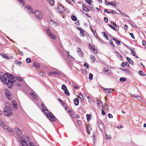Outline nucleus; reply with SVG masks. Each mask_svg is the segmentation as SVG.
<instances>
[{
    "instance_id": "nucleus-41",
    "label": "nucleus",
    "mask_w": 146,
    "mask_h": 146,
    "mask_svg": "<svg viewBox=\"0 0 146 146\" xmlns=\"http://www.w3.org/2000/svg\"><path fill=\"white\" fill-rule=\"evenodd\" d=\"M135 98L139 100H140L141 99V97L140 96L137 95H135Z\"/></svg>"
},
{
    "instance_id": "nucleus-18",
    "label": "nucleus",
    "mask_w": 146,
    "mask_h": 146,
    "mask_svg": "<svg viewBox=\"0 0 146 146\" xmlns=\"http://www.w3.org/2000/svg\"><path fill=\"white\" fill-rule=\"evenodd\" d=\"M12 104H13L14 109L15 110H17V107L16 106L17 105V104H16V101H13L12 102Z\"/></svg>"
},
{
    "instance_id": "nucleus-55",
    "label": "nucleus",
    "mask_w": 146,
    "mask_h": 146,
    "mask_svg": "<svg viewBox=\"0 0 146 146\" xmlns=\"http://www.w3.org/2000/svg\"><path fill=\"white\" fill-rule=\"evenodd\" d=\"M78 53L79 55H81V57L82 56V55H83V53H82V51H81L79 52H78Z\"/></svg>"
},
{
    "instance_id": "nucleus-31",
    "label": "nucleus",
    "mask_w": 146,
    "mask_h": 146,
    "mask_svg": "<svg viewBox=\"0 0 146 146\" xmlns=\"http://www.w3.org/2000/svg\"><path fill=\"white\" fill-rule=\"evenodd\" d=\"M95 46L94 45L92 47V48H91V49H92L93 51H94L95 53H96L98 51H97V50L96 49H95Z\"/></svg>"
},
{
    "instance_id": "nucleus-22",
    "label": "nucleus",
    "mask_w": 146,
    "mask_h": 146,
    "mask_svg": "<svg viewBox=\"0 0 146 146\" xmlns=\"http://www.w3.org/2000/svg\"><path fill=\"white\" fill-rule=\"evenodd\" d=\"M102 34H103L105 38L107 39L108 40V36L106 33L105 32H102Z\"/></svg>"
},
{
    "instance_id": "nucleus-12",
    "label": "nucleus",
    "mask_w": 146,
    "mask_h": 146,
    "mask_svg": "<svg viewBox=\"0 0 146 146\" xmlns=\"http://www.w3.org/2000/svg\"><path fill=\"white\" fill-rule=\"evenodd\" d=\"M82 8L83 10L86 12H88L90 11L89 9H88V8L84 4H83L82 5Z\"/></svg>"
},
{
    "instance_id": "nucleus-25",
    "label": "nucleus",
    "mask_w": 146,
    "mask_h": 146,
    "mask_svg": "<svg viewBox=\"0 0 146 146\" xmlns=\"http://www.w3.org/2000/svg\"><path fill=\"white\" fill-rule=\"evenodd\" d=\"M127 78L124 77H121L119 79V81L121 82H123L126 81Z\"/></svg>"
},
{
    "instance_id": "nucleus-63",
    "label": "nucleus",
    "mask_w": 146,
    "mask_h": 146,
    "mask_svg": "<svg viewBox=\"0 0 146 146\" xmlns=\"http://www.w3.org/2000/svg\"><path fill=\"white\" fill-rule=\"evenodd\" d=\"M102 114L104 115L106 114V113L104 110H102Z\"/></svg>"
},
{
    "instance_id": "nucleus-8",
    "label": "nucleus",
    "mask_w": 146,
    "mask_h": 146,
    "mask_svg": "<svg viewBox=\"0 0 146 146\" xmlns=\"http://www.w3.org/2000/svg\"><path fill=\"white\" fill-rule=\"evenodd\" d=\"M4 91L5 92V95L6 97L9 100H11V98L10 97L11 95L10 94L9 91L7 89H5Z\"/></svg>"
},
{
    "instance_id": "nucleus-5",
    "label": "nucleus",
    "mask_w": 146,
    "mask_h": 146,
    "mask_svg": "<svg viewBox=\"0 0 146 146\" xmlns=\"http://www.w3.org/2000/svg\"><path fill=\"white\" fill-rule=\"evenodd\" d=\"M57 9L59 13L60 14H63L64 11L63 7L60 4L58 5Z\"/></svg>"
},
{
    "instance_id": "nucleus-47",
    "label": "nucleus",
    "mask_w": 146,
    "mask_h": 146,
    "mask_svg": "<svg viewBox=\"0 0 146 146\" xmlns=\"http://www.w3.org/2000/svg\"><path fill=\"white\" fill-rule=\"evenodd\" d=\"M86 2L88 3L89 5H90L91 4V2L90 0H85Z\"/></svg>"
},
{
    "instance_id": "nucleus-51",
    "label": "nucleus",
    "mask_w": 146,
    "mask_h": 146,
    "mask_svg": "<svg viewBox=\"0 0 146 146\" xmlns=\"http://www.w3.org/2000/svg\"><path fill=\"white\" fill-rule=\"evenodd\" d=\"M20 83L21 82H16L15 83V84L17 86H21V85H20Z\"/></svg>"
},
{
    "instance_id": "nucleus-26",
    "label": "nucleus",
    "mask_w": 146,
    "mask_h": 146,
    "mask_svg": "<svg viewBox=\"0 0 146 146\" xmlns=\"http://www.w3.org/2000/svg\"><path fill=\"white\" fill-rule=\"evenodd\" d=\"M72 20L74 21H76L77 20V18L74 15H72L71 17Z\"/></svg>"
},
{
    "instance_id": "nucleus-53",
    "label": "nucleus",
    "mask_w": 146,
    "mask_h": 146,
    "mask_svg": "<svg viewBox=\"0 0 146 146\" xmlns=\"http://www.w3.org/2000/svg\"><path fill=\"white\" fill-rule=\"evenodd\" d=\"M104 20L106 22L108 23V19L107 18L104 17Z\"/></svg>"
},
{
    "instance_id": "nucleus-19",
    "label": "nucleus",
    "mask_w": 146,
    "mask_h": 146,
    "mask_svg": "<svg viewBox=\"0 0 146 146\" xmlns=\"http://www.w3.org/2000/svg\"><path fill=\"white\" fill-rule=\"evenodd\" d=\"M21 144L23 146H28L27 141H21Z\"/></svg>"
},
{
    "instance_id": "nucleus-2",
    "label": "nucleus",
    "mask_w": 146,
    "mask_h": 146,
    "mask_svg": "<svg viewBox=\"0 0 146 146\" xmlns=\"http://www.w3.org/2000/svg\"><path fill=\"white\" fill-rule=\"evenodd\" d=\"M44 115H46L47 117L50 121H54L56 119V118L54 116L53 114L51 112H49L48 113H45Z\"/></svg>"
},
{
    "instance_id": "nucleus-43",
    "label": "nucleus",
    "mask_w": 146,
    "mask_h": 146,
    "mask_svg": "<svg viewBox=\"0 0 146 146\" xmlns=\"http://www.w3.org/2000/svg\"><path fill=\"white\" fill-rule=\"evenodd\" d=\"M114 52L115 53H116L117 54L116 55V56L117 57H119L121 58H122V56L120 54L118 53L117 52H116L115 51Z\"/></svg>"
},
{
    "instance_id": "nucleus-39",
    "label": "nucleus",
    "mask_w": 146,
    "mask_h": 146,
    "mask_svg": "<svg viewBox=\"0 0 146 146\" xmlns=\"http://www.w3.org/2000/svg\"><path fill=\"white\" fill-rule=\"evenodd\" d=\"M108 25L109 26L111 29H113L115 31H116V29H115V28L114 26H113L112 25L110 24H108Z\"/></svg>"
},
{
    "instance_id": "nucleus-35",
    "label": "nucleus",
    "mask_w": 146,
    "mask_h": 146,
    "mask_svg": "<svg viewBox=\"0 0 146 146\" xmlns=\"http://www.w3.org/2000/svg\"><path fill=\"white\" fill-rule=\"evenodd\" d=\"M93 75L92 73H90L89 74V79L90 80H91L93 79Z\"/></svg>"
},
{
    "instance_id": "nucleus-54",
    "label": "nucleus",
    "mask_w": 146,
    "mask_h": 146,
    "mask_svg": "<svg viewBox=\"0 0 146 146\" xmlns=\"http://www.w3.org/2000/svg\"><path fill=\"white\" fill-rule=\"evenodd\" d=\"M104 12L110 14L111 13V12L108 11V10L106 9H105L104 10Z\"/></svg>"
},
{
    "instance_id": "nucleus-27",
    "label": "nucleus",
    "mask_w": 146,
    "mask_h": 146,
    "mask_svg": "<svg viewBox=\"0 0 146 146\" xmlns=\"http://www.w3.org/2000/svg\"><path fill=\"white\" fill-rule=\"evenodd\" d=\"M84 66L85 67V68L87 69L89 68V65L87 62H86L84 63Z\"/></svg>"
},
{
    "instance_id": "nucleus-16",
    "label": "nucleus",
    "mask_w": 146,
    "mask_h": 146,
    "mask_svg": "<svg viewBox=\"0 0 146 146\" xmlns=\"http://www.w3.org/2000/svg\"><path fill=\"white\" fill-rule=\"evenodd\" d=\"M74 105L77 106L79 104V101L78 99L77 98H75L74 99Z\"/></svg>"
},
{
    "instance_id": "nucleus-24",
    "label": "nucleus",
    "mask_w": 146,
    "mask_h": 146,
    "mask_svg": "<svg viewBox=\"0 0 146 146\" xmlns=\"http://www.w3.org/2000/svg\"><path fill=\"white\" fill-rule=\"evenodd\" d=\"M139 74L141 75L142 76H145V74L144 72L142 70H140L138 72Z\"/></svg>"
},
{
    "instance_id": "nucleus-62",
    "label": "nucleus",
    "mask_w": 146,
    "mask_h": 146,
    "mask_svg": "<svg viewBox=\"0 0 146 146\" xmlns=\"http://www.w3.org/2000/svg\"><path fill=\"white\" fill-rule=\"evenodd\" d=\"M121 14L125 16V17H129V16H128L127 15L125 14V13H121Z\"/></svg>"
},
{
    "instance_id": "nucleus-6",
    "label": "nucleus",
    "mask_w": 146,
    "mask_h": 146,
    "mask_svg": "<svg viewBox=\"0 0 146 146\" xmlns=\"http://www.w3.org/2000/svg\"><path fill=\"white\" fill-rule=\"evenodd\" d=\"M36 17L38 19H41L42 17V13L38 10H36L35 12Z\"/></svg>"
},
{
    "instance_id": "nucleus-52",
    "label": "nucleus",
    "mask_w": 146,
    "mask_h": 146,
    "mask_svg": "<svg viewBox=\"0 0 146 146\" xmlns=\"http://www.w3.org/2000/svg\"><path fill=\"white\" fill-rule=\"evenodd\" d=\"M129 34L132 37V38L133 39H135V37L134 36V35H133V33H129Z\"/></svg>"
},
{
    "instance_id": "nucleus-32",
    "label": "nucleus",
    "mask_w": 146,
    "mask_h": 146,
    "mask_svg": "<svg viewBox=\"0 0 146 146\" xmlns=\"http://www.w3.org/2000/svg\"><path fill=\"white\" fill-rule=\"evenodd\" d=\"M21 63L22 62H21L19 61L18 60H16L15 61V64L17 65H20Z\"/></svg>"
},
{
    "instance_id": "nucleus-17",
    "label": "nucleus",
    "mask_w": 146,
    "mask_h": 146,
    "mask_svg": "<svg viewBox=\"0 0 146 146\" xmlns=\"http://www.w3.org/2000/svg\"><path fill=\"white\" fill-rule=\"evenodd\" d=\"M30 94L36 100H38V98L37 96L35 95L33 93L31 92V93Z\"/></svg>"
},
{
    "instance_id": "nucleus-28",
    "label": "nucleus",
    "mask_w": 146,
    "mask_h": 146,
    "mask_svg": "<svg viewBox=\"0 0 146 146\" xmlns=\"http://www.w3.org/2000/svg\"><path fill=\"white\" fill-rule=\"evenodd\" d=\"M16 80L18 81V82H21L23 81V79L22 78L19 77H16Z\"/></svg>"
},
{
    "instance_id": "nucleus-7",
    "label": "nucleus",
    "mask_w": 146,
    "mask_h": 146,
    "mask_svg": "<svg viewBox=\"0 0 146 146\" xmlns=\"http://www.w3.org/2000/svg\"><path fill=\"white\" fill-rule=\"evenodd\" d=\"M25 8H27L28 10L29 11L28 13L29 14H31L33 13L34 11L33 8L29 5H26L25 6Z\"/></svg>"
},
{
    "instance_id": "nucleus-14",
    "label": "nucleus",
    "mask_w": 146,
    "mask_h": 146,
    "mask_svg": "<svg viewBox=\"0 0 146 146\" xmlns=\"http://www.w3.org/2000/svg\"><path fill=\"white\" fill-rule=\"evenodd\" d=\"M98 127L100 130L102 131V129H104V126L102 122H101V123L99 124Z\"/></svg>"
},
{
    "instance_id": "nucleus-23",
    "label": "nucleus",
    "mask_w": 146,
    "mask_h": 146,
    "mask_svg": "<svg viewBox=\"0 0 146 146\" xmlns=\"http://www.w3.org/2000/svg\"><path fill=\"white\" fill-rule=\"evenodd\" d=\"M33 67H37L38 68H39L40 64L38 63L35 62H34V63L33 64Z\"/></svg>"
},
{
    "instance_id": "nucleus-59",
    "label": "nucleus",
    "mask_w": 146,
    "mask_h": 146,
    "mask_svg": "<svg viewBox=\"0 0 146 146\" xmlns=\"http://www.w3.org/2000/svg\"><path fill=\"white\" fill-rule=\"evenodd\" d=\"M49 2L50 4L51 5H52V4L54 3V0H50Z\"/></svg>"
},
{
    "instance_id": "nucleus-42",
    "label": "nucleus",
    "mask_w": 146,
    "mask_h": 146,
    "mask_svg": "<svg viewBox=\"0 0 146 146\" xmlns=\"http://www.w3.org/2000/svg\"><path fill=\"white\" fill-rule=\"evenodd\" d=\"M87 120L88 121H89L90 119V115L88 114H87L86 115Z\"/></svg>"
},
{
    "instance_id": "nucleus-9",
    "label": "nucleus",
    "mask_w": 146,
    "mask_h": 146,
    "mask_svg": "<svg viewBox=\"0 0 146 146\" xmlns=\"http://www.w3.org/2000/svg\"><path fill=\"white\" fill-rule=\"evenodd\" d=\"M61 72L59 71L50 72L48 73V75L49 76H52L55 74L60 75L61 74Z\"/></svg>"
},
{
    "instance_id": "nucleus-13",
    "label": "nucleus",
    "mask_w": 146,
    "mask_h": 146,
    "mask_svg": "<svg viewBox=\"0 0 146 146\" xmlns=\"http://www.w3.org/2000/svg\"><path fill=\"white\" fill-rule=\"evenodd\" d=\"M116 4L117 3L116 2L113 1L112 2H108V4H107V5H110L112 6H115Z\"/></svg>"
},
{
    "instance_id": "nucleus-36",
    "label": "nucleus",
    "mask_w": 146,
    "mask_h": 146,
    "mask_svg": "<svg viewBox=\"0 0 146 146\" xmlns=\"http://www.w3.org/2000/svg\"><path fill=\"white\" fill-rule=\"evenodd\" d=\"M26 61L27 63H30L31 62V60L30 58H28L26 59Z\"/></svg>"
},
{
    "instance_id": "nucleus-10",
    "label": "nucleus",
    "mask_w": 146,
    "mask_h": 146,
    "mask_svg": "<svg viewBox=\"0 0 146 146\" xmlns=\"http://www.w3.org/2000/svg\"><path fill=\"white\" fill-rule=\"evenodd\" d=\"M15 132L19 135H21L22 133L21 131L18 128L16 127L15 129Z\"/></svg>"
},
{
    "instance_id": "nucleus-34",
    "label": "nucleus",
    "mask_w": 146,
    "mask_h": 146,
    "mask_svg": "<svg viewBox=\"0 0 146 146\" xmlns=\"http://www.w3.org/2000/svg\"><path fill=\"white\" fill-rule=\"evenodd\" d=\"M64 92L65 93V94L67 96H69L70 95V93L69 92V91H68V90L67 89L64 90Z\"/></svg>"
},
{
    "instance_id": "nucleus-29",
    "label": "nucleus",
    "mask_w": 146,
    "mask_h": 146,
    "mask_svg": "<svg viewBox=\"0 0 146 146\" xmlns=\"http://www.w3.org/2000/svg\"><path fill=\"white\" fill-rule=\"evenodd\" d=\"M97 104L99 105L100 104H101L102 105V106L103 108V102L102 101H100L99 100H97Z\"/></svg>"
},
{
    "instance_id": "nucleus-3",
    "label": "nucleus",
    "mask_w": 146,
    "mask_h": 146,
    "mask_svg": "<svg viewBox=\"0 0 146 146\" xmlns=\"http://www.w3.org/2000/svg\"><path fill=\"white\" fill-rule=\"evenodd\" d=\"M4 112L5 115L8 117L10 116L13 114L11 109L7 106L4 107Z\"/></svg>"
},
{
    "instance_id": "nucleus-1",
    "label": "nucleus",
    "mask_w": 146,
    "mask_h": 146,
    "mask_svg": "<svg viewBox=\"0 0 146 146\" xmlns=\"http://www.w3.org/2000/svg\"><path fill=\"white\" fill-rule=\"evenodd\" d=\"M6 78L7 82L6 81L5 84L8 85L9 88H11L13 86V83L15 81V80H14L15 77L13 75L9 74V76L6 77Z\"/></svg>"
},
{
    "instance_id": "nucleus-49",
    "label": "nucleus",
    "mask_w": 146,
    "mask_h": 146,
    "mask_svg": "<svg viewBox=\"0 0 146 146\" xmlns=\"http://www.w3.org/2000/svg\"><path fill=\"white\" fill-rule=\"evenodd\" d=\"M43 77H45L46 76V74L43 72H41L39 73Z\"/></svg>"
},
{
    "instance_id": "nucleus-48",
    "label": "nucleus",
    "mask_w": 146,
    "mask_h": 146,
    "mask_svg": "<svg viewBox=\"0 0 146 146\" xmlns=\"http://www.w3.org/2000/svg\"><path fill=\"white\" fill-rule=\"evenodd\" d=\"M91 29L92 30V31H93V33L94 34V36H95L96 37V36L97 35V33L96 31H93V30H92V29Z\"/></svg>"
},
{
    "instance_id": "nucleus-46",
    "label": "nucleus",
    "mask_w": 146,
    "mask_h": 146,
    "mask_svg": "<svg viewBox=\"0 0 146 146\" xmlns=\"http://www.w3.org/2000/svg\"><path fill=\"white\" fill-rule=\"evenodd\" d=\"M19 2H20V3L21 4H23V6H24L25 3V1L23 0H21V1H20Z\"/></svg>"
},
{
    "instance_id": "nucleus-30",
    "label": "nucleus",
    "mask_w": 146,
    "mask_h": 146,
    "mask_svg": "<svg viewBox=\"0 0 146 146\" xmlns=\"http://www.w3.org/2000/svg\"><path fill=\"white\" fill-rule=\"evenodd\" d=\"M119 69L121 70H123L124 71H125L126 72H128L129 73H130L129 71L127 69H124L121 67L119 68Z\"/></svg>"
},
{
    "instance_id": "nucleus-21",
    "label": "nucleus",
    "mask_w": 146,
    "mask_h": 146,
    "mask_svg": "<svg viewBox=\"0 0 146 146\" xmlns=\"http://www.w3.org/2000/svg\"><path fill=\"white\" fill-rule=\"evenodd\" d=\"M49 36L54 40H55L56 39V36L54 35L53 34L51 33V34H50L49 35Z\"/></svg>"
},
{
    "instance_id": "nucleus-15",
    "label": "nucleus",
    "mask_w": 146,
    "mask_h": 146,
    "mask_svg": "<svg viewBox=\"0 0 146 146\" xmlns=\"http://www.w3.org/2000/svg\"><path fill=\"white\" fill-rule=\"evenodd\" d=\"M127 59L128 62L131 64L133 65L134 64V62L133 61L129 58L127 57Z\"/></svg>"
},
{
    "instance_id": "nucleus-20",
    "label": "nucleus",
    "mask_w": 146,
    "mask_h": 146,
    "mask_svg": "<svg viewBox=\"0 0 146 146\" xmlns=\"http://www.w3.org/2000/svg\"><path fill=\"white\" fill-rule=\"evenodd\" d=\"M0 55L2 56V57H3L4 58L6 59H9V57L7 56L5 54H4V53H1L0 54Z\"/></svg>"
},
{
    "instance_id": "nucleus-58",
    "label": "nucleus",
    "mask_w": 146,
    "mask_h": 146,
    "mask_svg": "<svg viewBox=\"0 0 146 146\" xmlns=\"http://www.w3.org/2000/svg\"><path fill=\"white\" fill-rule=\"evenodd\" d=\"M111 13L112 14H116L117 13L115 12V11L113 10H112L111 11Z\"/></svg>"
},
{
    "instance_id": "nucleus-44",
    "label": "nucleus",
    "mask_w": 146,
    "mask_h": 146,
    "mask_svg": "<svg viewBox=\"0 0 146 146\" xmlns=\"http://www.w3.org/2000/svg\"><path fill=\"white\" fill-rule=\"evenodd\" d=\"M109 41L110 43L112 45V46L113 47H115V45L113 44L112 40L111 39H110L109 40Z\"/></svg>"
},
{
    "instance_id": "nucleus-57",
    "label": "nucleus",
    "mask_w": 146,
    "mask_h": 146,
    "mask_svg": "<svg viewBox=\"0 0 146 146\" xmlns=\"http://www.w3.org/2000/svg\"><path fill=\"white\" fill-rule=\"evenodd\" d=\"M1 127L5 129H7V127L4 124L3 125V126H1Z\"/></svg>"
},
{
    "instance_id": "nucleus-61",
    "label": "nucleus",
    "mask_w": 146,
    "mask_h": 146,
    "mask_svg": "<svg viewBox=\"0 0 146 146\" xmlns=\"http://www.w3.org/2000/svg\"><path fill=\"white\" fill-rule=\"evenodd\" d=\"M47 33L48 35L49 36L50 34H51L50 30L49 29H48L47 31Z\"/></svg>"
},
{
    "instance_id": "nucleus-11",
    "label": "nucleus",
    "mask_w": 146,
    "mask_h": 146,
    "mask_svg": "<svg viewBox=\"0 0 146 146\" xmlns=\"http://www.w3.org/2000/svg\"><path fill=\"white\" fill-rule=\"evenodd\" d=\"M21 141H28V139L26 136H22L20 139Z\"/></svg>"
},
{
    "instance_id": "nucleus-45",
    "label": "nucleus",
    "mask_w": 146,
    "mask_h": 146,
    "mask_svg": "<svg viewBox=\"0 0 146 146\" xmlns=\"http://www.w3.org/2000/svg\"><path fill=\"white\" fill-rule=\"evenodd\" d=\"M91 59L92 60H93L92 61V62H94L95 60V57L94 56L91 55Z\"/></svg>"
},
{
    "instance_id": "nucleus-64",
    "label": "nucleus",
    "mask_w": 146,
    "mask_h": 146,
    "mask_svg": "<svg viewBox=\"0 0 146 146\" xmlns=\"http://www.w3.org/2000/svg\"><path fill=\"white\" fill-rule=\"evenodd\" d=\"M124 27L125 29L126 30H127L128 29V27L127 25H124Z\"/></svg>"
},
{
    "instance_id": "nucleus-37",
    "label": "nucleus",
    "mask_w": 146,
    "mask_h": 146,
    "mask_svg": "<svg viewBox=\"0 0 146 146\" xmlns=\"http://www.w3.org/2000/svg\"><path fill=\"white\" fill-rule=\"evenodd\" d=\"M84 31L83 30H82L81 31L80 34L81 36L84 37Z\"/></svg>"
},
{
    "instance_id": "nucleus-4",
    "label": "nucleus",
    "mask_w": 146,
    "mask_h": 146,
    "mask_svg": "<svg viewBox=\"0 0 146 146\" xmlns=\"http://www.w3.org/2000/svg\"><path fill=\"white\" fill-rule=\"evenodd\" d=\"M0 79L1 81L5 84H6L7 81L6 77H5L4 74L2 72H0Z\"/></svg>"
},
{
    "instance_id": "nucleus-60",
    "label": "nucleus",
    "mask_w": 146,
    "mask_h": 146,
    "mask_svg": "<svg viewBox=\"0 0 146 146\" xmlns=\"http://www.w3.org/2000/svg\"><path fill=\"white\" fill-rule=\"evenodd\" d=\"M108 116L110 118H112L113 117L112 115L110 113H108Z\"/></svg>"
},
{
    "instance_id": "nucleus-40",
    "label": "nucleus",
    "mask_w": 146,
    "mask_h": 146,
    "mask_svg": "<svg viewBox=\"0 0 146 146\" xmlns=\"http://www.w3.org/2000/svg\"><path fill=\"white\" fill-rule=\"evenodd\" d=\"M62 90H65L66 89H67V87H66V86L63 84L62 85Z\"/></svg>"
},
{
    "instance_id": "nucleus-33",
    "label": "nucleus",
    "mask_w": 146,
    "mask_h": 146,
    "mask_svg": "<svg viewBox=\"0 0 146 146\" xmlns=\"http://www.w3.org/2000/svg\"><path fill=\"white\" fill-rule=\"evenodd\" d=\"M114 91H115V90L111 88H109V90L108 91V94H110V93H112V92Z\"/></svg>"
},
{
    "instance_id": "nucleus-38",
    "label": "nucleus",
    "mask_w": 146,
    "mask_h": 146,
    "mask_svg": "<svg viewBox=\"0 0 146 146\" xmlns=\"http://www.w3.org/2000/svg\"><path fill=\"white\" fill-rule=\"evenodd\" d=\"M130 50L131 51V54L133 56H135V51L131 49H130Z\"/></svg>"
},
{
    "instance_id": "nucleus-56",
    "label": "nucleus",
    "mask_w": 146,
    "mask_h": 146,
    "mask_svg": "<svg viewBox=\"0 0 146 146\" xmlns=\"http://www.w3.org/2000/svg\"><path fill=\"white\" fill-rule=\"evenodd\" d=\"M116 43L118 45H120V42L118 40H117L116 41Z\"/></svg>"
},
{
    "instance_id": "nucleus-50",
    "label": "nucleus",
    "mask_w": 146,
    "mask_h": 146,
    "mask_svg": "<svg viewBox=\"0 0 146 146\" xmlns=\"http://www.w3.org/2000/svg\"><path fill=\"white\" fill-rule=\"evenodd\" d=\"M121 66H122L123 67H125L126 66L125 65V63L124 62H123L121 64Z\"/></svg>"
}]
</instances>
